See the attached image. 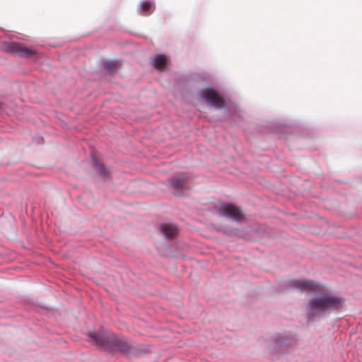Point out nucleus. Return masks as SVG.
Returning <instances> with one entry per match:
<instances>
[{"instance_id":"f257e3e1","label":"nucleus","mask_w":362,"mask_h":362,"mask_svg":"<svg viewBox=\"0 0 362 362\" xmlns=\"http://www.w3.org/2000/svg\"><path fill=\"white\" fill-rule=\"evenodd\" d=\"M288 286L300 292L311 291L316 293L306 305L308 322H313L326 313L339 311L344 307L345 300L343 297L332 292L325 291L323 286L313 280L293 279L288 282Z\"/></svg>"},{"instance_id":"f03ea898","label":"nucleus","mask_w":362,"mask_h":362,"mask_svg":"<svg viewBox=\"0 0 362 362\" xmlns=\"http://www.w3.org/2000/svg\"><path fill=\"white\" fill-rule=\"evenodd\" d=\"M89 341L97 345L107 346V348L122 353H127L130 351V345L119 339H117L110 333L99 332L89 334Z\"/></svg>"},{"instance_id":"7ed1b4c3","label":"nucleus","mask_w":362,"mask_h":362,"mask_svg":"<svg viewBox=\"0 0 362 362\" xmlns=\"http://www.w3.org/2000/svg\"><path fill=\"white\" fill-rule=\"evenodd\" d=\"M216 210L221 216L226 217L238 223H242L245 220L240 209L233 204L222 203L216 207Z\"/></svg>"},{"instance_id":"20e7f679","label":"nucleus","mask_w":362,"mask_h":362,"mask_svg":"<svg viewBox=\"0 0 362 362\" xmlns=\"http://www.w3.org/2000/svg\"><path fill=\"white\" fill-rule=\"evenodd\" d=\"M200 96L204 99L208 104L215 108L221 109L224 107L226 105L223 98H221L213 88H208L202 89L200 91Z\"/></svg>"},{"instance_id":"39448f33","label":"nucleus","mask_w":362,"mask_h":362,"mask_svg":"<svg viewBox=\"0 0 362 362\" xmlns=\"http://www.w3.org/2000/svg\"><path fill=\"white\" fill-rule=\"evenodd\" d=\"M3 48L8 52L17 54L21 57H29L35 54V51L25 47L24 45L16 42H4Z\"/></svg>"},{"instance_id":"423d86ee","label":"nucleus","mask_w":362,"mask_h":362,"mask_svg":"<svg viewBox=\"0 0 362 362\" xmlns=\"http://www.w3.org/2000/svg\"><path fill=\"white\" fill-rule=\"evenodd\" d=\"M189 175L185 173H176L168 180V185L175 189H189L187 185V180Z\"/></svg>"},{"instance_id":"0eeeda50","label":"nucleus","mask_w":362,"mask_h":362,"mask_svg":"<svg viewBox=\"0 0 362 362\" xmlns=\"http://www.w3.org/2000/svg\"><path fill=\"white\" fill-rule=\"evenodd\" d=\"M160 232L168 239H173L175 237L177 228L175 225L162 223L159 226Z\"/></svg>"},{"instance_id":"6e6552de","label":"nucleus","mask_w":362,"mask_h":362,"mask_svg":"<svg viewBox=\"0 0 362 362\" xmlns=\"http://www.w3.org/2000/svg\"><path fill=\"white\" fill-rule=\"evenodd\" d=\"M93 164L94 168L98 170V172L101 175L105 176L108 173L105 165L103 163H100L98 161V160L95 157L93 158Z\"/></svg>"},{"instance_id":"1a4fd4ad","label":"nucleus","mask_w":362,"mask_h":362,"mask_svg":"<svg viewBox=\"0 0 362 362\" xmlns=\"http://www.w3.org/2000/svg\"><path fill=\"white\" fill-rule=\"evenodd\" d=\"M153 66L156 68L163 67L165 66V58L162 54H158L153 59Z\"/></svg>"},{"instance_id":"9d476101","label":"nucleus","mask_w":362,"mask_h":362,"mask_svg":"<svg viewBox=\"0 0 362 362\" xmlns=\"http://www.w3.org/2000/svg\"><path fill=\"white\" fill-rule=\"evenodd\" d=\"M117 62L114 61H105L102 63V67L107 71H113L117 68Z\"/></svg>"},{"instance_id":"9b49d317","label":"nucleus","mask_w":362,"mask_h":362,"mask_svg":"<svg viewBox=\"0 0 362 362\" xmlns=\"http://www.w3.org/2000/svg\"><path fill=\"white\" fill-rule=\"evenodd\" d=\"M152 4L149 1H142L141 3V11L143 14L151 13V8H152Z\"/></svg>"}]
</instances>
